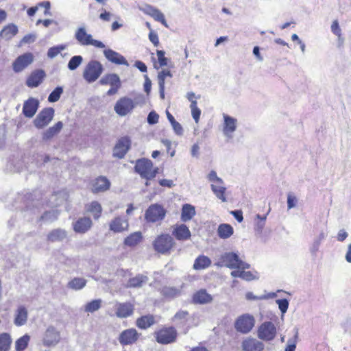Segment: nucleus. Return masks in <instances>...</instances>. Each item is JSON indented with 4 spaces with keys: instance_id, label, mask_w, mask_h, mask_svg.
I'll use <instances>...</instances> for the list:
<instances>
[{
    "instance_id": "nucleus-50",
    "label": "nucleus",
    "mask_w": 351,
    "mask_h": 351,
    "mask_svg": "<svg viewBox=\"0 0 351 351\" xmlns=\"http://www.w3.org/2000/svg\"><path fill=\"white\" fill-rule=\"evenodd\" d=\"M167 213V210L160 205L155 204V222L162 221Z\"/></svg>"
},
{
    "instance_id": "nucleus-9",
    "label": "nucleus",
    "mask_w": 351,
    "mask_h": 351,
    "mask_svg": "<svg viewBox=\"0 0 351 351\" xmlns=\"http://www.w3.org/2000/svg\"><path fill=\"white\" fill-rule=\"evenodd\" d=\"M222 261L225 266L230 269H245L250 267V265L243 262L237 254L233 252L225 254L222 256Z\"/></svg>"
},
{
    "instance_id": "nucleus-40",
    "label": "nucleus",
    "mask_w": 351,
    "mask_h": 351,
    "mask_svg": "<svg viewBox=\"0 0 351 351\" xmlns=\"http://www.w3.org/2000/svg\"><path fill=\"white\" fill-rule=\"evenodd\" d=\"M12 343V339L8 333L0 335V351H8Z\"/></svg>"
},
{
    "instance_id": "nucleus-49",
    "label": "nucleus",
    "mask_w": 351,
    "mask_h": 351,
    "mask_svg": "<svg viewBox=\"0 0 351 351\" xmlns=\"http://www.w3.org/2000/svg\"><path fill=\"white\" fill-rule=\"evenodd\" d=\"M101 300H95L91 301L90 302H88L85 306V311L93 313V312L97 311L101 307Z\"/></svg>"
},
{
    "instance_id": "nucleus-26",
    "label": "nucleus",
    "mask_w": 351,
    "mask_h": 351,
    "mask_svg": "<svg viewBox=\"0 0 351 351\" xmlns=\"http://www.w3.org/2000/svg\"><path fill=\"white\" fill-rule=\"evenodd\" d=\"M19 32L18 27L14 23L5 25L0 32V38L5 40H11Z\"/></svg>"
},
{
    "instance_id": "nucleus-56",
    "label": "nucleus",
    "mask_w": 351,
    "mask_h": 351,
    "mask_svg": "<svg viewBox=\"0 0 351 351\" xmlns=\"http://www.w3.org/2000/svg\"><path fill=\"white\" fill-rule=\"evenodd\" d=\"M278 307L282 313H285L289 306V302L287 299H280L276 300Z\"/></svg>"
},
{
    "instance_id": "nucleus-20",
    "label": "nucleus",
    "mask_w": 351,
    "mask_h": 351,
    "mask_svg": "<svg viewBox=\"0 0 351 351\" xmlns=\"http://www.w3.org/2000/svg\"><path fill=\"white\" fill-rule=\"evenodd\" d=\"M45 77V73L43 70H36L33 71L26 81V85L30 88H35L39 86Z\"/></svg>"
},
{
    "instance_id": "nucleus-32",
    "label": "nucleus",
    "mask_w": 351,
    "mask_h": 351,
    "mask_svg": "<svg viewBox=\"0 0 351 351\" xmlns=\"http://www.w3.org/2000/svg\"><path fill=\"white\" fill-rule=\"evenodd\" d=\"M142 233L139 231L133 232L128 236L123 241V244L128 247L137 245L142 240Z\"/></svg>"
},
{
    "instance_id": "nucleus-45",
    "label": "nucleus",
    "mask_w": 351,
    "mask_h": 351,
    "mask_svg": "<svg viewBox=\"0 0 351 351\" xmlns=\"http://www.w3.org/2000/svg\"><path fill=\"white\" fill-rule=\"evenodd\" d=\"M82 56H74L69 61L68 69L71 71H74L82 63Z\"/></svg>"
},
{
    "instance_id": "nucleus-3",
    "label": "nucleus",
    "mask_w": 351,
    "mask_h": 351,
    "mask_svg": "<svg viewBox=\"0 0 351 351\" xmlns=\"http://www.w3.org/2000/svg\"><path fill=\"white\" fill-rule=\"evenodd\" d=\"M277 329L271 322H265L258 328V337L265 341H272L276 336Z\"/></svg>"
},
{
    "instance_id": "nucleus-48",
    "label": "nucleus",
    "mask_w": 351,
    "mask_h": 351,
    "mask_svg": "<svg viewBox=\"0 0 351 351\" xmlns=\"http://www.w3.org/2000/svg\"><path fill=\"white\" fill-rule=\"evenodd\" d=\"M58 213L57 210H50L45 212L41 217L40 219L46 222H51L57 219Z\"/></svg>"
},
{
    "instance_id": "nucleus-57",
    "label": "nucleus",
    "mask_w": 351,
    "mask_h": 351,
    "mask_svg": "<svg viewBox=\"0 0 351 351\" xmlns=\"http://www.w3.org/2000/svg\"><path fill=\"white\" fill-rule=\"evenodd\" d=\"M187 99L191 102L190 106L197 105V99L200 98V95H195L193 92H189L186 94Z\"/></svg>"
},
{
    "instance_id": "nucleus-4",
    "label": "nucleus",
    "mask_w": 351,
    "mask_h": 351,
    "mask_svg": "<svg viewBox=\"0 0 351 351\" xmlns=\"http://www.w3.org/2000/svg\"><path fill=\"white\" fill-rule=\"evenodd\" d=\"M60 340V332L56 327L49 326L43 334L42 342L46 347H55Z\"/></svg>"
},
{
    "instance_id": "nucleus-25",
    "label": "nucleus",
    "mask_w": 351,
    "mask_h": 351,
    "mask_svg": "<svg viewBox=\"0 0 351 351\" xmlns=\"http://www.w3.org/2000/svg\"><path fill=\"white\" fill-rule=\"evenodd\" d=\"M212 296L205 289H200L196 291L192 298L194 304H206L212 301Z\"/></svg>"
},
{
    "instance_id": "nucleus-11",
    "label": "nucleus",
    "mask_w": 351,
    "mask_h": 351,
    "mask_svg": "<svg viewBox=\"0 0 351 351\" xmlns=\"http://www.w3.org/2000/svg\"><path fill=\"white\" fill-rule=\"evenodd\" d=\"M140 333L134 328H129L123 330L119 337L118 341L122 346H128L135 343L139 339Z\"/></svg>"
},
{
    "instance_id": "nucleus-62",
    "label": "nucleus",
    "mask_w": 351,
    "mask_h": 351,
    "mask_svg": "<svg viewBox=\"0 0 351 351\" xmlns=\"http://www.w3.org/2000/svg\"><path fill=\"white\" fill-rule=\"evenodd\" d=\"M208 180L213 183L222 182V180L217 177V173L215 171H211L208 176Z\"/></svg>"
},
{
    "instance_id": "nucleus-52",
    "label": "nucleus",
    "mask_w": 351,
    "mask_h": 351,
    "mask_svg": "<svg viewBox=\"0 0 351 351\" xmlns=\"http://www.w3.org/2000/svg\"><path fill=\"white\" fill-rule=\"evenodd\" d=\"M191 110L192 117L196 123H198L200 119L201 115V110L197 107V105L193 104V106H190Z\"/></svg>"
},
{
    "instance_id": "nucleus-36",
    "label": "nucleus",
    "mask_w": 351,
    "mask_h": 351,
    "mask_svg": "<svg viewBox=\"0 0 351 351\" xmlns=\"http://www.w3.org/2000/svg\"><path fill=\"white\" fill-rule=\"evenodd\" d=\"M172 75L169 70L164 69L158 73V84L160 88V95L162 99L165 97L164 89H165V80L166 77H171Z\"/></svg>"
},
{
    "instance_id": "nucleus-22",
    "label": "nucleus",
    "mask_w": 351,
    "mask_h": 351,
    "mask_svg": "<svg viewBox=\"0 0 351 351\" xmlns=\"http://www.w3.org/2000/svg\"><path fill=\"white\" fill-rule=\"evenodd\" d=\"M75 38L77 42L83 46L89 45L93 39L92 35L86 32L84 27H80L76 29L75 32Z\"/></svg>"
},
{
    "instance_id": "nucleus-28",
    "label": "nucleus",
    "mask_w": 351,
    "mask_h": 351,
    "mask_svg": "<svg viewBox=\"0 0 351 351\" xmlns=\"http://www.w3.org/2000/svg\"><path fill=\"white\" fill-rule=\"evenodd\" d=\"M27 310L23 306H19L15 314L14 323L17 326H21L26 324L27 320Z\"/></svg>"
},
{
    "instance_id": "nucleus-5",
    "label": "nucleus",
    "mask_w": 351,
    "mask_h": 351,
    "mask_svg": "<svg viewBox=\"0 0 351 351\" xmlns=\"http://www.w3.org/2000/svg\"><path fill=\"white\" fill-rule=\"evenodd\" d=\"M135 171L140 176L147 180L146 185H148V180L154 178V171L152 169V162L151 160L143 158L136 161Z\"/></svg>"
},
{
    "instance_id": "nucleus-19",
    "label": "nucleus",
    "mask_w": 351,
    "mask_h": 351,
    "mask_svg": "<svg viewBox=\"0 0 351 351\" xmlns=\"http://www.w3.org/2000/svg\"><path fill=\"white\" fill-rule=\"evenodd\" d=\"M223 132L228 137H232L233 132L237 129V119L228 115L223 114Z\"/></svg>"
},
{
    "instance_id": "nucleus-46",
    "label": "nucleus",
    "mask_w": 351,
    "mask_h": 351,
    "mask_svg": "<svg viewBox=\"0 0 351 351\" xmlns=\"http://www.w3.org/2000/svg\"><path fill=\"white\" fill-rule=\"evenodd\" d=\"M63 93V88L61 86L56 87L49 95L48 101L53 103L58 101Z\"/></svg>"
},
{
    "instance_id": "nucleus-64",
    "label": "nucleus",
    "mask_w": 351,
    "mask_h": 351,
    "mask_svg": "<svg viewBox=\"0 0 351 351\" xmlns=\"http://www.w3.org/2000/svg\"><path fill=\"white\" fill-rule=\"evenodd\" d=\"M171 125H172L175 132L177 134H179V135L182 134L183 128H182V125H180V123H179L178 121H176L171 123Z\"/></svg>"
},
{
    "instance_id": "nucleus-23",
    "label": "nucleus",
    "mask_w": 351,
    "mask_h": 351,
    "mask_svg": "<svg viewBox=\"0 0 351 351\" xmlns=\"http://www.w3.org/2000/svg\"><path fill=\"white\" fill-rule=\"evenodd\" d=\"M110 186V182L105 176H99L93 183L92 191L94 193L105 191Z\"/></svg>"
},
{
    "instance_id": "nucleus-63",
    "label": "nucleus",
    "mask_w": 351,
    "mask_h": 351,
    "mask_svg": "<svg viewBox=\"0 0 351 351\" xmlns=\"http://www.w3.org/2000/svg\"><path fill=\"white\" fill-rule=\"evenodd\" d=\"M296 202H297V199H296V197L295 196H293L291 194L288 195V197H287V206H288V208L289 209L293 208L295 206V204H296Z\"/></svg>"
},
{
    "instance_id": "nucleus-55",
    "label": "nucleus",
    "mask_w": 351,
    "mask_h": 351,
    "mask_svg": "<svg viewBox=\"0 0 351 351\" xmlns=\"http://www.w3.org/2000/svg\"><path fill=\"white\" fill-rule=\"evenodd\" d=\"M37 38L34 33L28 34L25 35L21 40V44H31L33 43Z\"/></svg>"
},
{
    "instance_id": "nucleus-59",
    "label": "nucleus",
    "mask_w": 351,
    "mask_h": 351,
    "mask_svg": "<svg viewBox=\"0 0 351 351\" xmlns=\"http://www.w3.org/2000/svg\"><path fill=\"white\" fill-rule=\"evenodd\" d=\"M140 10L143 11L144 13L153 16L154 15V8L147 4H143L138 6Z\"/></svg>"
},
{
    "instance_id": "nucleus-44",
    "label": "nucleus",
    "mask_w": 351,
    "mask_h": 351,
    "mask_svg": "<svg viewBox=\"0 0 351 351\" xmlns=\"http://www.w3.org/2000/svg\"><path fill=\"white\" fill-rule=\"evenodd\" d=\"M66 46L65 45H60L58 46L50 47L47 51V57L53 59L56 58L61 51L65 50Z\"/></svg>"
},
{
    "instance_id": "nucleus-10",
    "label": "nucleus",
    "mask_w": 351,
    "mask_h": 351,
    "mask_svg": "<svg viewBox=\"0 0 351 351\" xmlns=\"http://www.w3.org/2000/svg\"><path fill=\"white\" fill-rule=\"evenodd\" d=\"M135 106L136 103L132 99L123 97L117 101L114 110L117 114L124 117L131 113Z\"/></svg>"
},
{
    "instance_id": "nucleus-12",
    "label": "nucleus",
    "mask_w": 351,
    "mask_h": 351,
    "mask_svg": "<svg viewBox=\"0 0 351 351\" xmlns=\"http://www.w3.org/2000/svg\"><path fill=\"white\" fill-rule=\"evenodd\" d=\"M34 56L31 53H25L19 56L13 62V70L16 73L23 71L26 67L33 62Z\"/></svg>"
},
{
    "instance_id": "nucleus-43",
    "label": "nucleus",
    "mask_w": 351,
    "mask_h": 351,
    "mask_svg": "<svg viewBox=\"0 0 351 351\" xmlns=\"http://www.w3.org/2000/svg\"><path fill=\"white\" fill-rule=\"evenodd\" d=\"M101 210V206L97 202H91L88 208V211L93 214L95 219L99 218Z\"/></svg>"
},
{
    "instance_id": "nucleus-33",
    "label": "nucleus",
    "mask_w": 351,
    "mask_h": 351,
    "mask_svg": "<svg viewBox=\"0 0 351 351\" xmlns=\"http://www.w3.org/2000/svg\"><path fill=\"white\" fill-rule=\"evenodd\" d=\"M87 280L84 278L75 277L67 283V288L74 291H80L86 285Z\"/></svg>"
},
{
    "instance_id": "nucleus-2",
    "label": "nucleus",
    "mask_w": 351,
    "mask_h": 351,
    "mask_svg": "<svg viewBox=\"0 0 351 351\" xmlns=\"http://www.w3.org/2000/svg\"><path fill=\"white\" fill-rule=\"evenodd\" d=\"M255 324L254 317L249 314L240 315L234 322V328L237 331L247 334L254 328Z\"/></svg>"
},
{
    "instance_id": "nucleus-1",
    "label": "nucleus",
    "mask_w": 351,
    "mask_h": 351,
    "mask_svg": "<svg viewBox=\"0 0 351 351\" xmlns=\"http://www.w3.org/2000/svg\"><path fill=\"white\" fill-rule=\"evenodd\" d=\"M104 71L103 65L97 60H90L85 66L82 76L88 83L95 82Z\"/></svg>"
},
{
    "instance_id": "nucleus-21",
    "label": "nucleus",
    "mask_w": 351,
    "mask_h": 351,
    "mask_svg": "<svg viewBox=\"0 0 351 351\" xmlns=\"http://www.w3.org/2000/svg\"><path fill=\"white\" fill-rule=\"evenodd\" d=\"M93 223L89 217H84L80 218L74 224L73 230L75 232L84 234L92 226Z\"/></svg>"
},
{
    "instance_id": "nucleus-60",
    "label": "nucleus",
    "mask_w": 351,
    "mask_h": 351,
    "mask_svg": "<svg viewBox=\"0 0 351 351\" xmlns=\"http://www.w3.org/2000/svg\"><path fill=\"white\" fill-rule=\"evenodd\" d=\"M145 219L149 222H154V205H151L145 212Z\"/></svg>"
},
{
    "instance_id": "nucleus-51",
    "label": "nucleus",
    "mask_w": 351,
    "mask_h": 351,
    "mask_svg": "<svg viewBox=\"0 0 351 351\" xmlns=\"http://www.w3.org/2000/svg\"><path fill=\"white\" fill-rule=\"evenodd\" d=\"M298 339V332H295L292 338L289 339L285 348V351H295Z\"/></svg>"
},
{
    "instance_id": "nucleus-34",
    "label": "nucleus",
    "mask_w": 351,
    "mask_h": 351,
    "mask_svg": "<svg viewBox=\"0 0 351 351\" xmlns=\"http://www.w3.org/2000/svg\"><path fill=\"white\" fill-rule=\"evenodd\" d=\"M195 215V207L191 204H186L182 206L181 219L183 221L191 220Z\"/></svg>"
},
{
    "instance_id": "nucleus-39",
    "label": "nucleus",
    "mask_w": 351,
    "mask_h": 351,
    "mask_svg": "<svg viewBox=\"0 0 351 351\" xmlns=\"http://www.w3.org/2000/svg\"><path fill=\"white\" fill-rule=\"evenodd\" d=\"M67 197V193L65 191H59L51 196L50 202L53 206H57L66 201Z\"/></svg>"
},
{
    "instance_id": "nucleus-37",
    "label": "nucleus",
    "mask_w": 351,
    "mask_h": 351,
    "mask_svg": "<svg viewBox=\"0 0 351 351\" xmlns=\"http://www.w3.org/2000/svg\"><path fill=\"white\" fill-rule=\"evenodd\" d=\"M232 227L227 223H223L219 226L217 232L218 235L221 239H228L233 234Z\"/></svg>"
},
{
    "instance_id": "nucleus-6",
    "label": "nucleus",
    "mask_w": 351,
    "mask_h": 351,
    "mask_svg": "<svg viewBox=\"0 0 351 351\" xmlns=\"http://www.w3.org/2000/svg\"><path fill=\"white\" fill-rule=\"evenodd\" d=\"M175 245L173 239L168 234H163L155 239V250L162 254H169Z\"/></svg>"
},
{
    "instance_id": "nucleus-8",
    "label": "nucleus",
    "mask_w": 351,
    "mask_h": 351,
    "mask_svg": "<svg viewBox=\"0 0 351 351\" xmlns=\"http://www.w3.org/2000/svg\"><path fill=\"white\" fill-rule=\"evenodd\" d=\"M55 111L52 108L43 109L34 119L33 123L38 129H42L47 126L54 117Z\"/></svg>"
},
{
    "instance_id": "nucleus-61",
    "label": "nucleus",
    "mask_w": 351,
    "mask_h": 351,
    "mask_svg": "<svg viewBox=\"0 0 351 351\" xmlns=\"http://www.w3.org/2000/svg\"><path fill=\"white\" fill-rule=\"evenodd\" d=\"M331 30L335 35L338 36L339 37L341 36V29L337 20H335L332 22L331 25Z\"/></svg>"
},
{
    "instance_id": "nucleus-41",
    "label": "nucleus",
    "mask_w": 351,
    "mask_h": 351,
    "mask_svg": "<svg viewBox=\"0 0 351 351\" xmlns=\"http://www.w3.org/2000/svg\"><path fill=\"white\" fill-rule=\"evenodd\" d=\"M147 277L142 275L130 278L126 285L127 287H140L147 282Z\"/></svg>"
},
{
    "instance_id": "nucleus-54",
    "label": "nucleus",
    "mask_w": 351,
    "mask_h": 351,
    "mask_svg": "<svg viewBox=\"0 0 351 351\" xmlns=\"http://www.w3.org/2000/svg\"><path fill=\"white\" fill-rule=\"evenodd\" d=\"M158 61L160 66H167L169 61L168 58L165 56V51L162 50H157L156 51Z\"/></svg>"
},
{
    "instance_id": "nucleus-42",
    "label": "nucleus",
    "mask_w": 351,
    "mask_h": 351,
    "mask_svg": "<svg viewBox=\"0 0 351 351\" xmlns=\"http://www.w3.org/2000/svg\"><path fill=\"white\" fill-rule=\"evenodd\" d=\"M30 337L28 335H25L15 342V348L16 351H23L28 346Z\"/></svg>"
},
{
    "instance_id": "nucleus-58",
    "label": "nucleus",
    "mask_w": 351,
    "mask_h": 351,
    "mask_svg": "<svg viewBox=\"0 0 351 351\" xmlns=\"http://www.w3.org/2000/svg\"><path fill=\"white\" fill-rule=\"evenodd\" d=\"M155 20L160 22L163 25L167 27L165 16L158 10L155 9Z\"/></svg>"
},
{
    "instance_id": "nucleus-24",
    "label": "nucleus",
    "mask_w": 351,
    "mask_h": 351,
    "mask_svg": "<svg viewBox=\"0 0 351 351\" xmlns=\"http://www.w3.org/2000/svg\"><path fill=\"white\" fill-rule=\"evenodd\" d=\"M133 312L134 306L131 303H120L117 305L116 315L120 318H125L132 315Z\"/></svg>"
},
{
    "instance_id": "nucleus-47",
    "label": "nucleus",
    "mask_w": 351,
    "mask_h": 351,
    "mask_svg": "<svg viewBox=\"0 0 351 351\" xmlns=\"http://www.w3.org/2000/svg\"><path fill=\"white\" fill-rule=\"evenodd\" d=\"M189 313L185 311H179L173 317V321H178L180 324H184L188 322Z\"/></svg>"
},
{
    "instance_id": "nucleus-7",
    "label": "nucleus",
    "mask_w": 351,
    "mask_h": 351,
    "mask_svg": "<svg viewBox=\"0 0 351 351\" xmlns=\"http://www.w3.org/2000/svg\"><path fill=\"white\" fill-rule=\"evenodd\" d=\"M156 341L162 344H168L174 342L178 336L176 328L173 326L163 327L156 332Z\"/></svg>"
},
{
    "instance_id": "nucleus-53",
    "label": "nucleus",
    "mask_w": 351,
    "mask_h": 351,
    "mask_svg": "<svg viewBox=\"0 0 351 351\" xmlns=\"http://www.w3.org/2000/svg\"><path fill=\"white\" fill-rule=\"evenodd\" d=\"M161 143L165 147L167 153L171 157L173 156L175 154V150L172 148L171 141L169 139H162Z\"/></svg>"
},
{
    "instance_id": "nucleus-30",
    "label": "nucleus",
    "mask_w": 351,
    "mask_h": 351,
    "mask_svg": "<svg viewBox=\"0 0 351 351\" xmlns=\"http://www.w3.org/2000/svg\"><path fill=\"white\" fill-rule=\"evenodd\" d=\"M63 128V123L58 121L54 125L49 128L43 133V139L45 141L52 138L54 136L58 134Z\"/></svg>"
},
{
    "instance_id": "nucleus-27",
    "label": "nucleus",
    "mask_w": 351,
    "mask_h": 351,
    "mask_svg": "<svg viewBox=\"0 0 351 351\" xmlns=\"http://www.w3.org/2000/svg\"><path fill=\"white\" fill-rule=\"evenodd\" d=\"M67 237V232L61 228H57L51 230L47 234V240L50 242L62 241Z\"/></svg>"
},
{
    "instance_id": "nucleus-38",
    "label": "nucleus",
    "mask_w": 351,
    "mask_h": 351,
    "mask_svg": "<svg viewBox=\"0 0 351 351\" xmlns=\"http://www.w3.org/2000/svg\"><path fill=\"white\" fill-rule=\"evenodd\" d=\"M154 324V317L152 315H145L138 318L136 324L141 329H147Z\"/></svg>"
},
{
    "instance_id": "nucleus-35",
    "label": "nucleus",
    "mask_w": 351,
    "mask_h": 351,
    "mask_svg": "<svg viewBox=\"0 0 351 351\" xmlns=\"http://www.w3.org/2000/svg\"><path fill=\"white\" fill-rule=\"evenodd\" d=\"M211 189L215 195L220 199L223 202L227 201L226 197V189L222 186V182H215L211 184Z\"/></svg>"
},
{
    "instance_id": "nucleus-13",
    "label": "nucleus",
    "mask_w": 351,
    "mask_h": 351,
    "mask_svg": "<svg viewBox=\"0 0 351 351\" xmlns=\"http://www.w3.org/2000/svg\"><path fill=\"white\" fill-rule=\"evenodd\" d=\"M131 141L128 137L120 138L113 149V156L118 158H123L130 147Z\"/></svg>"
},
{
    "instance_id": "nucleus-15",
    "label": "nucleus",
    "mask_w": 351,
    "mask_h": 351,
    "mask_svg": "<svg viewBox=\"0 0 351 351\" xmlns=\"http://www.w3.org/2000/svg\"><path fill=\"white\" fill-rule=\"evenodd\" d=\"M243 351H263L264 344L261 341L252 337H248L242 341Z\"/></svg>"
},
{
    "instance_id": "nucleus-17",
    "label": "nucleus",
    "mask_w": 351,
    "mask_h": 351,
    "mask_svg": "<svg viewBox=\"0 0 351 351\" xmlns=\"http://www.w3.org/2000/svg\"><path fill=\"white\" fill-rule=\"evenodd\" d=\"M39 106V102L36 99L29 98L25 101L23 107V113L25 117L32 118L36 114Z\"/></svg>"
},
{
    "instance_id": "nucleus-16",
    "label": "nucleus",
    "mask_w": 351,
    "mask_h": 351,
    "mask_svg": "<svg viewBox=\"0 0 351 351\" xmlns=\"http://www.w3.org/2000/svg\"><path fill=\"white\" fill-rule=\"evenodd\" d=\"M172 234L177 240L186 241L191 238V234L185 224H176L173 226Z\"/></svg>"
},
{
    "instance_id": "nucleus-14",
    "label": "nucleus",
    "mask_w": 351,
    "mask_h": 351,
    "mask_svg": "<svg viewBox=\"0 0 351 351\" xmlns=\"http://www.w3.org/2000/svg\"><path fill=\"white\" fill-rule=\"evenodd\" d=\"M128 220L119 216L113 219L109 224L110 230L114 233L123 232V231L128 230Z\"/></svg>"
},
{
    "instance_id": "nucleus-29",
    "label": "nucleus",
    "mask_w": 351,
    "mask_h": 351,
    "mask_svg": "<svg viewBox=\"0 0 351 351\" xmlns=\"http://www.w3.org/2000/svg\"><path fill=\"white\" fill-rule=\"evenodd\" d=\"M211 265V260L205 255L198 256L193 263V268L195 270H202L209 267Z\"/></svg>"
},
{
    "instance_id": "nucleus-31",
    "label": "nucleus",
    "mask_w": 351,
    "mask_h": 351,
    "mask_svg": "<svg viewBox=\"0 0 351 351\" xmlns=\"http://www.w3.org/2000/svg\"><path fill=\"white\" fill-rule=\"evenodd\" d=\"M101 85L109 84L111 86H121L120 78L115 73H110L104 75L99 81Z\"/></svg>"
},
{
    "instance_id": "nucleus-18",
    "label": "nucleus",
    "mask_w": 351,
    "mask_h": 351,
    "mask_svg": "<svg viewBox=\"0 0 351 351\" xmlns=\"http://www.w3.org/2000/svg\"><path fill=\"white\" fill-rule=\"evenodd\" d=\"M104 54L106 58L116 64H123L125 66H129V64L126 59L120 53L117 51H114L112 49H106L104 51Z\"/></svg>"
}]
</instances>
